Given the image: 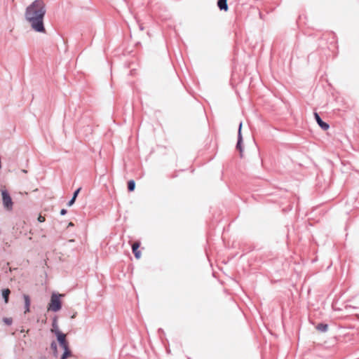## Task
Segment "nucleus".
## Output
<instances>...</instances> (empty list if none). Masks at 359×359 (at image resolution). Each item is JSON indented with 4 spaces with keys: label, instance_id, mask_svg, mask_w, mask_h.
I'll list each match as a JSON object with an SVG mask.
<instances>
[{
    "label": "nucleus",
    "instance_id": "f257e3e1",
    "mask_svg": "<svg viewBox=\"0 0 359 359\" xmlns=\"http://www.w3.org/2000/svg\"><path fill=\"white\" fill-rule=\"evenodd\" d=\"M46 12V5L43 0H35L27 7L25 13V19L35 32H45L43 18Z\"/></svg>",
    "mask_w": 359,
    "mask_h": 359
},
{
    "label": "nucleus",
    "instance_id": "f03ea898",
    "mask_svg": "<svg viewBox=\"0 0 359 359\" xmlns=\"http://www.w3.org/2000/svg\"><path fill=\"white\" fill-rule=\"evenodd\" d=\"M61 296V294H57L55 293H53L51 295L50 302L49 304L48 309L49 311L57 312L61 309L62 303L61 301L60 300V297Z\"/></svg>",
    "mask_w": 359,
    "mask_h": 359
},
{
    "label": "nucleus",
    "instance_id": "7ed1b4c3",
    "mask_svg": "<svg viewBox=\"0 0 359 359\" xmlns=\"http://www.w3.org/2000/svg\"><path fill=\"white\" fill-rule=\"evenodd\" d=\"M51 332H53L56 337L60 346L63 348L66 349L69 348V344L66 340V334L62 333L59 329L51 330Z\"/></svg>",
    "mask_w": 359,
    "mask_h": 359
},
{
    "label": "nucleus",
    "instance_id": "20e7f679",
    "mask_svg": "<svg viewBox=\"0 0 359 359\" xmlns=\"http://www.w3.org/2000/svg\"><path fill=\"white\" fill-rule=\"evenodd\" d=\"M1 195H2L4 206L7 210H11L12 207H13V201H12V199H11L9 194L8 193V191L6 190H3L1 191Z\"/></svg>",
    "mask_w": 359,
    "mask_h": 359
},
{
    "label": "nucleus",
    "instance_id": "39448f33",
    "mask_svg": "<svg viewBox=\"0 0 359 359\" xmlns=\"http://www.w3.org/2000/svg\"><path fill=\"white\" fill-rule=\"evenodd\" d=\"M140 245L139 241H136L132 244V250L136 259L141 257V252L138 250Z\"/></svg>",
    "mask_w": 359,
    "mask_h": 359
},
{
    "label": "nucleus",
    "instance_id": "423d86ee",
    "mask_svg": "<svg viewBox=\"0 0 359 359\" xmlns=\"http://www.w3.org/2000/svg\"><path fill=\"white\" fill-rule=\"evenodd\" d=\"M314 117L316 121H317L319 126L323 129L324 130H327L329 129L330 126L327 123L323 121L319 115L317 113H314Z\"/></svg>",
    "mask_w": 359,
    "mask_h": 359
},
{
    "label": "nucleus",
    "instance_id": "0eeeda50",
    "mask_svg": "<svg viewBox=\"0 0 359 359\" xmlns=\"http://www.w3.org/2000/svg\"><path fill=\"white\" fill-rule=\"evenodd\" d=\"M242 126H243V124H242V123H241L239 125V128H238V144H237V148L239 149L241 156H243V149L241 146V142H242V140H243L242 135H241Z\"/></svg>",
    "mask_w": 359,
    "mask_h": 359
},
{
    "label": "nucleus",
    "instance_id": "6e6552de",
    "mask_svg": "<svg viewBox=\"0 0 359 359\" xmlns=\"http://www.w3.org/2000/svg\"><path fill=\"white\" fill-rule=\"evenodd\" d=\"M23 298L25 300V313H27L29 312L30 298L27 294H24Z\"/></svg>",
    "mask_w": 359,
    "mask_h": 359
},
{
    "label": "nucleus",
    "instance_id": "1a4fd4ad",
    "mask_svg": "<svg viewBox=\"0 0 359 359\" xmlns=\"http://www.w3.org/2000/svg\"><path fill=\"white\" fill-rule=\"evenodd\" d=\"M217 5L220 10L228 11L227 0H219Z\"/></svg>",
    "mask_w": 359,
    "mask_h": 359
},
{
    "label": "nucleus",
    "instance_id": "9d476101",
    "mask_svg": "<svg viewBox=\"0 0 359 359\" xmlns=\"http://www.w3.org/2000/svg\"><path fill=\"white\" fill-rule=\"evenodd\" d=\"M10 294H11V290L8 288L4 289L2 290V297L4 299L5 303L8 302V298H9Z\"/></svg>",
    "mask_w": 359,
    "mask_h": 359
},
{
    "label": "nucleus",
    "instance_id": "9b49d317",
    "mask_svg": "<svg viewBox=\"0 0 359 359\" xmlns=\"http://www.w3.org/2000/svg\"><path fill=\"white\" fill-rule=\"evenodd\" d=\"M80 191H81V188H79L74 191L72 199L67 203L68 206H71L74 203L75 200H76Z\"/></svg>",
    "mask_w": 359,
    "mask_h": 359
},
{
    "label": "nucleus",
    "instance_id": "f8f14e48",
    "mask_svg": "<svg viewBox=\"0 0 359 359\" xmlns=\"http://www.w3.org/2000/svg\"><path fill=\"white\" fill-rule=\"evenodd\" d=\"M72 355V352L69 348L64 349V353L62 355L60 359H67L68 357Z\"/></svg>",
    "mask_w": 359,
    "mask_h": 359
},
{
    "label": "nucleus",
    "instance_id": "ddd939ff",
    "mask_svg": "<svg viewBox=\"0 0 359 359\" xmlns=\"http://www.w3.org/2000/svg\"><path fill=\"white\" fill-rule=\"evenodd\" d=\"M135 189V182L131 180L128 182V189L129 191H133Z\"/></svg>",
    "mask_w": 359,
    "mask_h": 359
},
{
    "label": "nucleus",
    "instance_id": "4468645a",
    "mask_svg": "<svg viewBox=\"0 0 359 359\" xmlns=\"http://www.w3.org/2000/svg\"><path fill=\"white\" fill-rule=\"evenodd\" d=\"M317 330L320 332H326L327 330L328 326L326 324H319L316 327Z\"/></svg>",
    "mask_w": 359,
    "mask_h": 359
},
{
    "label": "nucleus",
    "instance_id": "2eb2a0df",
    "mask_svg": "<svg viewBox=\"0 0 359 359\" xmlns=\"http://www.w3.org/2000/svg\"><path fill=\"white\" fill-rule=\"evenodd\" d=\"M3 321L7 325H11L13 323V320L11 318H4Z\"/></svg>",
    "mask_w": 359,
    "mask_h": 359
},
{
    "label": "nucleus",
    "instance_id": "dca6fc26",
    "mask_svg": "<svg viewBox=\"0 0 359 359\" xmlns=\"http://www.w3.org/2000/svg\"><path fill=\"white\" fill-rule=\"evenodd\" d=\"M50 348L51 349L53 350V351L55 352V353H57V344L55 341H53L50 344Z\"/></svg>",
    "mask_w": 359,
    "mask_h": 359
},
{
    "label": "nucleus",
    "instance_id": "f3484780",
    "mask_svg": "<svg viewBox=\"0 0 359 359\" xmlns=\"http://www.w3.org/2000/svg\"><path fill=\"white\" fill-rule=\"evenodd\" d=\"M38 221H39V222H43L45 221V217H44L43 216H42V215H40L38 217Z\"/></svg>",
    "mask_w": 359,
    "mask_h": 359
},
{
    "label": "nucleus",
    "instance_id": "a211bd4d",
    "mask_svg": "<svg viewBox=\"0 0 359 359\" xmlns=\"http://www.w3.org/2000/svg\"><path fill=\"white\" fill-rule=\"evenodd\" d=\"M56 329H58L57 327V323H56V320H55L53 323V328L51 330H56Z\"/></svg>",
    "mask_w": 359,
    "mask_h": 359
},
{
    "label": "nucleus",
    "instance_id": "6ab92c4d",
    "mask_svg": "<svg viewBox=\"0 0 359 359\" xmlns=\"http://www.w3.org/2000/svg\"><path fill=\"white\" fill-rule=\"evenodd\" d=\"M67 213V210L65 209H62L60 211L61 215H65Z\"/></svg>",
    "mask_w": 359,
    "mask_h": 359
},
{
    "label": "nucleus",
    "instance_id": "aec40b11",
    "mask_svg": "<svg viewBox=\"0 0 359 359\" xmlns=\"http://www.w3.org/2000/svg\"><path fill=\"white\" fill-rule=\"evenodd\" d=\"M69 226H74V224H73L72 222H70V223L69 224Z\"/></svg>",
    "mask_w": 359,
    "mask_h": 359
},
{
    "label": "nucleus",
    "instance_id": "412c9836",
    "mask_svg": "<svg viewBox=\"0 0 359 359\" xmlns=\"http://www.w3.org/2000/svg\"><path fill=\"white\" fill-rule=\"evenodd\" d=\"M22 172H27V171L25 170H22Z\"/></svg>",
    "mask_w": 359,
    "mask_h": 359
}]
</instances>
